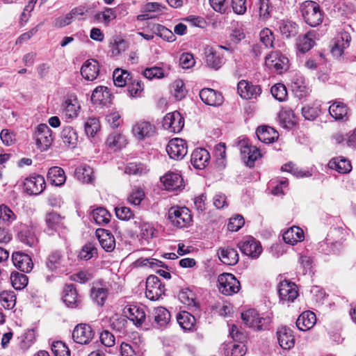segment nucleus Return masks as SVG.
Wrapping results in <instances>:
<instances>
[{
    "label": "nucleus",
    "mask_w": 356,
    "mask_h": 356,
    "mask_svg": "<svg viewBox=\"0 0 356 356\" xmlns=\"http://www.w3.org/2000/svg\"><path fill=\"white\" fill-rule=\"evenodd\" d=\"M305 22L311 26H316L323 22V14L319 6L314 1L304 2L300 8Z\"/></svg>",
    "instance_id": "obj_1"
},
{
    "label": "nucleus",
    "mask_w": 356,
    "mask_h": 356,
    "mask_svg": "<svg viewBox=\"0 0 356 356\" xmlns=\"http://www.w3.org/2000/svg\"><path fill=\"white\" fill-rule=\"evenodd\" d=\"M168 218L178 228L187 227L192 221L191 212L186 207H171L168 211Z\"/></svg>",
    "instance_id": "obj_2"
},
{
    "label": "nucleus",
    "mask_w": 356,
    "mask_h": 356,
    "mask_svg": "<svg viewBox=\"0 0 356 356\" xmlns=\"http://www.w3.org/2000/svg\"><path fill=\"white\" fill-rule=\"evenodd\" d=\"M220 291L226 296L236 293L241 289L239 281L231 273H222L218 277Z\"/></svg>",
    "instance_id": "obj_3"
},
{
    "label": "nucleus",
    "mask_w": 356,
    "mask_h": 356,
    "mask_svg": "<svg viewBox=\"0 0 356 356\" xmlns=\"http://www.w3.org/2000/svg\"><path fill=\"white\" fill-rule=\"evenodd\" d=\"M238 147L240 149L242 159L249 167H253L255 161L261 156L259 149L255 146L250 145L247 139L244 138L239 140Z\"/></svg>",
    "instance_id": "obj_4"
},
{
    "label": "nucleus",
    "mask_w": 356,
    "mask_h": 356,
    "mask_svg": "<svg viewBox=\"0 0 356 356\" xmlns=\"http://www.w3.org/2000/svg\"><path fill=\"white\" fill-rule=\"evenodd\" d=\"M166 152L170 159L177 161L181 160L188 152L187 143L181 138H172L166 146Z\"/></svg>",
    "instance_id": "obj_5"
},
{
    "label": "nucleus",
    "mask_w": 356,
    "mask_h": 356,
    "mask_svg": "<svg viewBox=\"0 0 356 356\" xmlns=\"http://www.w3.org/2000/svg\"><path fill=\"white\" fill-rule=\"evenodd\" d=\"M35 138L38 147L41 151H46L50 147L54 140L52 131L47 124H40L37 127Z\"/></svg>",
    "instance_id": "obj_6"
},
{
    "label": "nucleus",
    "mask_w": 356,
    "mask_h": 356,
    "mask_svg": "<svg viewBox=\"0 0 356 356\" xmlns=\"http://www.w3.org/2000/svg\"><path fill=\"white\" fill-rule=\"evenodd\" d=\"M44 222V231L49 235H53L56 232L60 234V232L66 228L64 222V217L55 211L47 213L45 215Z\"/></svg>",
    "instance_id": "obj_7"
},
{
    "label": "nucleus",
    "mask_w": 356,
    "mask_h": 356,
    "mask_svg": "<svg viewBox=\"0 0 356 356\" xmlns=\"http://www.w3.org/2000/svg\"><path fill=\"white\" fill-rule=\"evenodd\" d=\"M165 288L156 275H149L146 280V297L150 300H156L164 294Z\"/></svg>",
    "instance_id": "obj_8"
},
{
    "label": "nucleus",
    "mask_w": 356,
    "mask_h": 356,
    "mask_svg": "<svg viewBox=\"0 0 356 356\" xmlns=\"http://www.w3.org/2000/svg\"><path fill=\"white\" fill-rule=\"evenodd\" d=\"M289 60L278 51H273L268 54L265 59L266 65L277 73H282L288 68Z\"/></svg>",
    "instance_id": "obj_9"
},
{
    "label": "nucleus",
    "mask_w": 356,
    "mask_h": 356,
    "mask_svg": "<svg viewBox=\"0 0 356 356\" xmlns=\"http://www.w3.org/2000/svg\"><path fill=\"white\" fill-rule=\"evenodd\" d=\"M184 126V118L178 111L168 113L163 120V127L170 132L179 133Z\"/></svg>",
    "instance_id": "obj_10"
},
{
    "label": "nucleus",
    "mask_w": 356,
    "mask_h": 356,
    "mask_svg": "<svg viewBox=\"0 0 356 356\" xmlns=\"http://www.w3.org/2000/svg\"><path fill=\"white\" fill-rule=\"evenodd\" d=\"M123 314L137 327L141 326L146 320V314L143 306L127 305L123 309Z\"/></svg>",
    "instance_id": "obj_11"
},
{
    "label": "nucleus",
    "mask_w": 356,
    "mask_h": 356,
    "mask_svg": "<svg viewBox=\"0 0 356 356\" xmlns=\"http://www.w3.org/2000/svg\"><path fill=\"white\" fill-rule=\"evenodd\" d=\"M45 186L44 178L40 175L30 176L24 181V189L29 195H40L43 192Z\"/></svg>",
    "instance_id": "obj_12"
},
{
    "label": "nucleus",
    "mask_w": 356,
    "mask_h": 356,
    "mask_svg": "<svg viewBox=\"0 0 356 356\" xmlns=\"http://www.w3.org/2000/svg\"><path fill=\"white\" fill-rule=\"evenodd\" d=\"M278 292L283 303L292 302L298 296L297 286L287 280L280 282Z\"/></svg>",
    "instance_id": "obj_13"
},
{
    "label": "nucleus",
    "mask_w": 356,
    "mask_h": 356,
    "mask_svg": "<svg viewBox=\"0 0 356 356\" xmlns=\"http://www.w3.org/2000/svg\"><path fill=\"white\" fill-rule=\"evenodd\" d=\"M237 90L239 95L245 99H256L261 92L259 86L254 85L245 80H241L238 82Z\"/></svg>",
    "instance_id": "obj_14"
},
{
    "label": "nucleus",
    "mask_w": 356,
    "mask_h": 356,
    "mask_svg": "<svg viewBox=\"0 0 356 356\" xmlns=\"http://www.w3.org/2000/svg\"><path fill=\"white\" fill-rule=\"evenodd\" d=\"M241 251L245 255L256 259L262 252L260 243L252 237H249L238 245Z\"/></svg>",
    "instance_id": "obj_15"
},
{
    "label": "nucleus",
    "mask_w": 356,
    "mask_h": 356,
    "mask_svg": "<svg viewBox=\"0 0 356 356\" xmlns=\"http://www.w3.org/2000/svg\"><path fill=\"white\" fill-rule=\"evenodd\" d=\"M94 337L91 327L86 324H79L75 327L72 332V338L76 343L87 344Z\"/></svg>",
    "instance_id": "obj_16"
},
{
    "label": "nucleus",
    "mask_w": 356,
    "mask_h": 356,
    "mask_svg": "<svg viewBox=\"0 0 356 356\" xmlns=\"http://www.w3.org/2000/svg\"><path fill=\"white\" fill-rule=\"evenodd\" d=\"M199 95L202 101L209 106H219L224 102L222 94L211 88H205L202 89L200 91Z\"/></svg>",
    "instance_id": "obj_17"
},
{
    "label": "nucleus",
    "mask_w": 356,
    "mask_h": 356,
    "mask_svg": "<svg viewBox=\"0 0 356 356\" xmlns=\"http://www.w3.org/2000/svg\"><path fill=\"white\" fill-rule=\"evenodd\" d=\"M80 108L81 106L75 95L68 96L62 104L63 113L66 119L76 118L79 115Z\"/></svg>",
    "instance_id": "obj_18"
},
{
    "label": "nucleus",
    "mask_w": 356,
    "mask_h": 356,
    "mask_svg": "<svg viewBox=\"0 0 356 356\" xmlns=\"http://www.w3.org/2000/svg\"><path fill=\"white\" fill-rule=\"evenodd\" d=\"M12 259L15 266L20 271L27 273L32 270L33 263L31 257L27 254L21 252H14Z\"/></svg>",
    "instance_id": "obj_19"
},
{
    "label": "nucleus",
    "mask_w": 356,
    "mask_h": 356,
    "mask_svg": "<svg viewBox=\"0 0 356 356\" xmlns=\"http://www.w3.org/2000/svg\"><path fill=\"white\" fill-rule=\"evenodd\" d=\"M132 132L138 140H144L154 134L155 127L149 122L138 121L133 126Z\"/></svg>",
    "instance_id": "obj_20"
},
{
    "label": "nucleus",
    "mask_w": 356,
    "mask_h": 356,
    "mask_svg": "<svg viewBox=\"0 0 356 356\" xmlns=\"http://www.w3.org/2000/svg\"><path fill=\"white\" fill-rule=\"evenodd\" d=\"M277 338L280 347L284 350H289L294 346L295 338L292 330L285 326L279 327Z\"/></svg>",
    "instance_id": "obj_21"
},
{
    "label": "nucleus",
    "mask_w": 356,
    "mask_h": 356,
    "mask_svg": "<svg viewBox=\"0 0 356 356\" xmlns=\"http://www.w3.org/2000/svg\"><path fill=\"white\" fill-rule=\"evenodd\" d=\"M161 181L168 191H177L184 187L183 178L178 173L168 172L161 178Z\"/></svg>",
    "instance_id": "obj_22"
},
{
    "label": "nucleus",
    "mask_w": 356,
    "mask_h": 356,
    "mask_svg": "<svg viewBox=\"0 0 356 356\" xmlns=\"http://www.w3.org/2000/svg\"><path fill=\"white\" fill-rule=\"evenodd\" d=\"M210 160V154L209 152L204 148L195 149L192 154L191 162L193 167L196 169H204L209 164Z\"/></svg>",
    "instance_id": "obj_23"
},
{
    "label": "nucleus",
    "mask_w": 356,
    "mask_h": 356,
    "mask_svg": "<svg viewBox=\"0 0 356 356\" xmlns=\"http://www.w3.org/2000/svg\"><path fill=\"white\" fill-rule=\"evenodd\" d=\"M350 36L347 32L341 33L335 38L334 44L331 49V53L334 56L339 57L343 50L349 47Z\"/></svg>",
    "instance_id": "obj_24"
},
{
    "label": "nucleus",
    "mask_w": 356,
    "mask_h": 356,
    "mask_svg": "<svg viewBox=\"0 0 356 356\" xmlns=\"http://www.w3.org/2000/svg\"><path fill=\"white\" fill-rule=\"evenodd\" d=\"M99 72L98 62L95 59L87 60L81 67V74L88 81H93L97 79Z\"/></svg>",
    "instance_id": "obj_25"
},
{
    "label": "nucleus",
    "mask_w": 356,
    "mask_h": 356,
    "mask_svg": "<svg viewBox=\"0 0 356 356\" xmlns=\"http://www.w3.org/2000/svg\"><path fill=\"white\" fill-rule=\"evenodd\" d=\"M63 300L70 308H76L81 303L76 289L72 284H67L63 290Z\"/></svg>",
    "instance_id": "obj_26"
},
{
    "label": "nucleus",
    "mask_w": 356,
    "mask_h": 356,
    "mask_svg": "<svg viewBox=\"0 0 356 356\" xmlns=\"http://www.w3.org/2000/svg\"><path fill=\"white\" fill-rule=\"evenodd\" d=\"M95 233L102 248L106 252H112L115 247L114 236L105 229H97Z\"/></svg>",
    "instance_id": "obj_27"
},
{
    "label": "nucleus",
    "mask_w": 356,
    "mask_h": 356,
    "mask_svg": "<svg viewBox=\"0 0 356 356\" xmlns=\"http://www.w3.org/2000/svg\"><path fill=\"white\" fill-rule=\"evenodd\" d=\"M204 55L207 65L209 67L218 70L222 66V58L214 47L209 45L206 46L204 47Z\"/></svg>",
    "instance_id": "obj_28"
},
{
    "label": "nucleus",
    "mask_w": 356,
    "mask_h": 356,
    "mask_svg": "<svg viewBox=\"0 0 356 356\" xmlns=\"http://www.w3.org/2000/svg\"><path fill=\"white\" fill-rule=\"evenodd\" d=\"M291 89L295 96L302 99L310 92L309 86L306 84L304 77L296 75L292 80Z\"/></svg>",
    "instance_id": "obj_29"
},
{
    "label": "nucleus",
    "mask_w": 356,
    "mask_h": 356,
    "mask_svg": "<svg viewBox=\"0 0 356 356\" xmlns=\"http://www.w3.org/2000/svg\"><path fill=\"white\" fill-rule=\"evenodd\" d=\"M219 259L225 265L233 266L238 261V254L237 251L232 248H221L218 250Z\"/></svg>",
    "instance_id": "obj_30"
},
{
    "label": "nucleus",
    "mask_w": 356,
    "mask_h": 356,
    "mask_svg": "<svg viewBox=\"0 0 356 356\" xmlns=\"http://www.w3.org/2000/svg\"><path fill=\"white\" fill-rule=\"evenodd\" d=\"M316 317L314 312L306 311L302 312L296 321L297 327L302 331H307L314 327Z\"/></svg>",
    "instance_id": "obj_31"
},
{
    "label": "nucleus",
    "mask_w": 356,
    "mask_h": 356,
    "mask_svg": "<svg viewBox=\"0 0 356 356\" xmlns=\"http://www.w3.org/2000/svg\"><path fill=\"white\" fill-rule=\"evenodd\" d=\"M258 139L264 143H271L278 138L279 134L273 128L268 126H261L256 131Z\"/></svg>",
    "instance_id": "obj_32"
},
{
    "label": "nucleus",
    "mask_w": 356,
    "mask_h": 356,
    "mask_svg": "<svg viewBox=\"0 0 356 356\" xmlns=\"http://www.w3.org/2000/svg\"><path fill=\"white\" fill-rule=\"evenodd\" d=\"M112 95L106 86H98L92 92L91 101L95 104L106 105L111 100Z\"/></svg>",
    "instance_id": "obj_33"
},
{
    "label": "nucleus",
    "mask_w": 356,
    "mask_h": 356,
    "mask_svg": "<svg viewBox=\"0 0 356 356\" xmlns=\"http://www.w3.org/2000/svg\"><path fill=\"white\" fill-rule=\"evenodd\" d=\"M329 113L336 120L346 121L348 119V108L341 102H333L329 107Z\"/></svg>",
    "instance_id": "obj_34"
},
{
    "label": "nucleus",
    "mask_w": 356,
    "mask_h": 356,
    "mask_svg": "<svg viewBox=\"0 0 356 356\" xmlns=\"http://www.w3.org/2000/svg\"><path fill=\"white\" fill-rule=\"evenodd\" d=\"M108 289L106 284L96 283L91 289V297L99 305H104L108 297Z\"/></svg>",
    "instance_id": "obj_35"
},
{
    "label": "nucleus",
    "mask_w": 356,
    "mask_h": 356,
    "mask_svg": "<svg viewBox=\"0 0 356 356\" xmlns=\"http://www.w3.org/2000/svg\"><path fill=\"white\" fill-rule=\"evenodd\" d=\"M47 179L52 185L61 186L66 181L65 171L58 166L51 167L48 171Z\"/></svg>",
    "instance_id": "obj_36"
},
{
    "label": "nucleus",
    "mask_w": 356,
    "mask_h": 356,
    "mask_svg": "<svg viewBox=\"0 0 356 356\" xmlns=\"http://www.w3.org/2000/svg\"><path fill=\"white\" fill-rule=\"evenodd\" d=\"M74 176L83 184H92L95 180L93 169L86 165L76 168Z\"/></svg>",
    "instance_id": "obj_37"
},
{
    "label": "nucleus",
    "mask_w": 356,
    "mask_h": 356,
    "mask_svg": "<svg viewBox=\"0 0 356 356\" xmlns=\"http://www.w3.org/2000/svg\"><path fill=\"white\" fill-rule=\"evenodd\" d=\"M304 239V233L298 227H292L283 234V240L285 243L294 245Z\"/></svg>",
    "instance_id": "obj_38"
},
{
    "label": "nucleus",
    "mask_w": 356,
    "mask_h": 356,
    "mask_svg": "<svg viewBox=\"0 0 356 356\" xmlns=\"http://www.w3.org/2000/svg\"><path fill=\"white\" fill-rule=\"evenodd\" d=\"M315 44V32L309 31L302 36H300L297 42L298 49L305 53L309 51Z\"/></svg>",
    "instance_id": "obj_39"
},
{
    "label": "nucleus",
    "mask_w": 356,
    "mask_h": 356,
    "mask_svg": "<svg viewBox=\"0 0 356 356\" xmlns=\"http://www.w3.org/2000/svg\"><path fill=\"white\" fill-rule=\"evenodd\" d=\"M152 315L156 323V325H154L155 327H163L167 325L170 321V312L164 307H159L155 308Z\"/></svg>",
    "instance_id": "obj_40"
},
{
    "label": "nucleus",
    "mask_w": 356,
    "mask_h": 356,
    "mask_svg": "<svg viewBox=\"0 0 356 356\" xmlns=\"http://www.w3.org/2000/svg\"><path fill=\"white\" fill-rule=\"evenodd\" d=\"M63 142L70 148H74L78 142V135L72 127H65L61 131Z\"/></svg>",
    "instance_id": "obj_41"
},
{
    "label": "nucleus",
    "mask_w": 356,
    "mask_h": 356,
    "mask_svg": "<svg viewBox=\"0 0 356 356\" xmlns=\"http://www.w3.org/2000/svg\"><path fill=\"white\" fill-rule=\"evenodd\" d=\"M328 167L343 174L349 172L352 168L350 162L341 157L334 158L330 160L328 163Z\"/></svg>",
    "instance_id": "obj_42"
},
{
    "label": "nucleus",
    "mask_w": 356,
    "mask_h": 356,
    "mask_svg": "<svg viewBox=\"0 0 356 356\" xmlns=\"http://www.w3.org/2000/svg\"><path fill=\"white\" fill-rule=\"evenodd\" d=\"M177 320L180 327L185 330H192L195 326V317L187 312H181L177 315Z\"/></svg>",
    "instance_id": "obj_43"
},
{
    "label": "nucleus",
    "mask_w": 356,
    "mask_h": 356,
    "mask_svg": "<svg viewBox=\"0 0 356 356\" xmlns=\"http://www.w3.org/2000/svg\"><path fill=\"white\" fill-rule=\"evenodd\" d=\"M113 83L117 87H124L131 80L130 74L124 70L117 68L113 73Z\"/></svg>",
    "instance_id": "obj_44"
},
{
    "label": "nucleus",
    "mask_w": 356,
    "mask_h": 356,
    "mask_svg": "<svg viewBox=\"0 0 356 356\" xmlns=\"http://www.w3.org/2000/svg\"><path fill=\"white\" fill-rule=\"evenodd\" d=\"M279 29L281 34L286 38L293 37L298 33V25L291 21L280 22Z\"/></svg>",
    "instance_id": "obj_45"
},
{
    "label": "nucleus",
    "mask_w": 356,
    "mask_h": 356,
    "mask_svg": "<svg viewBox=\"0 0 356 356\" xmlns=\"http://www.w3.org/2000/svg\"><path fill=\"white\" fill-rule=\"evenodd\" d=\"M92 217L97 225H105L110 222L111 216L106 209L99 207L92 211Z\"/></svg>",
    "instance_id": "obj_46"
},
{
    "label": "nucleus",
    "mask_w": 356,
    "mask_h": 356,
    "mask_svg": "<svg viewBox=\"0 0 356 356\" xmlns=\"http://www.w3.org/2000/svg\"><path fill=\"white\" fill-rule=\"evenodd\" d=\"M171 92L177 100H181L186 94L185 84L181 79H177L171 84Z\"/></svg>",
    "instance_id": "obj_47"
},
{
    "label": "nucleus",
    "mask_w": 356,
    "mask_h": 356,
    "mask_svg": "<svg viewBox=\"0 0 356 356\" xmlns=\"http://www.w3.org/2000/svg\"><path fill=\"white\" fill-rule=\"evenodd\" d=\"M0 302L6 309H13L16 303V297L13 291H4L0 293Z\"/></svg>",
    "instance_id": "obj_48"
},
{
    "label": "nucleus",
    "mask_w": 356,
    "mask_h": 356,
    "mask_svg": "<svg viewBox=\"0 0 356 356\" xmlns=\"http://www.w3.org/2000/svg\"><path fill=\"white\" fill-rule=\"evenodd\" d=\"M143 76L147 79L152 80L154 79H163L167 76L165 70L157 66L147 67L143 72Z\"/></svg>",
    "instance_id": "obj_49"
},
{
    "label": "nucleus",
    "mask_w": 356,
    "mask_h": 356,
    "mask_svg": "<svg viewBox=\"0 0 356 356\" xmlns=\"http://www.w3.org/2000/svg\"><path fill=\"white\" fill-rule=\"evenodd\" d=\"M13 286L17 290L24 289L28 284V277L21 273H13L10 276Z\"/></svg>",
    "instance_id": "obj_50"
},
{
    "label": "nucleus",
    "mask_w": 356,
    "mask_h": 356,
    "mask_svg": "<svg viewBox=\"0 0 356 356\" xmlns=\"http://www.w3.org/2000/svg\"><path fill=\"white\" fill-rule=\"evenodd\" d=\"M270 92L279 102H284L287 97L286 88L282 83H277L273 86L270 89Z\"/></svg>",
    "instance_id": "obj_51"
},
{
    "label": "nucleus",
    "mask_w": 356,
    "mask_h": 356,
    "mask_svg": "<svg viewBox=\"0 0 356 356\" xmlns=\"http://www.w3.org/2000/svg\"><path fill=\"white\" fill-rule=\"evenodd\" d=\"M260 42L266 48L273 47L274 35L268 28L262 29L259 33Z\"/></svg>",
    "instance_id": "obj_52"
},
{
    "label": "nucleus",
    "mask_w": 356,
    "mask_h": 356,
    "mask_svg": "<svg viewBox=\"0 0 356 356\" xmlns=\"http://www.w3.org/2000/svg\"><path fill=\"white\" fill-rule=\"evenodd\" d=\"M85 131L89 136L94 137L100 129L98 119L90 118L85 122Z\"/></svg>",
    "instance_id": "obj_53"
},
{
    "label": "nucleus",
    "mask_w": 356,
    "mask_h": 356,
    "mask_svg": "<svg viewBox=\"0 0 356 356\" xmlns=\"http://www.w3.org/2000/svg\"><path fill=\"white\" fill-rule=\"evenodd\" d=\"M146 172V166L141 163H130L125 168V172L129 175H141Z\"/></svg>",
    "instance_id": "obj_54"
},
{
    "label": "nucleus",
    "mask_w": 356,
    "mask_h": 356,
    "mask_svg": "<svg viewBox=\"0 0 356 356\" xmlns=\"http://www.w3.org/2000/svg\"><path fill=\"white\" fill-rule=\"evenodd\" d=\"M51 351L55 356H70V351L68 347L60 341H57L52 343Z\"/></svg>",
    "instance_id": "obj_55"
},
{
    "label": "nucleus",
    "mask_w": 356,
    "mask_h": 356,
    "mask_svg": "<svg viewBox=\"0 0 356 356\" xmlns=\"http://www.w3.org/2000/svg\"><path fill=\"white\" fill-rule=\"evenodd\" d=\"M19 238L22 243L30 247L33 246L37 243L35 234L29 229L21 231L19 234Z\"/></svg>",
    "instance_id": "obj_56"
},
{
    "label": "nucleus",
    "mask_w": 356,
    "mask_h": 356,
    "mask_svg": "<svg viewBox=\"0 0 356 356\" xmlns=\"http://www.w3.org/2000/svg\"><path fill=\"white\" fill-rule=\"evenodd\" d=\"M16 216L13 211L6 205H0V220L8 224L14 221Z\"/></svg>",
    "instance_id": "obj_57"
},
{
    "label": "nucleus",
    "mask_w": 356,
    "mask_h": 356,
    "mask_svg": "<svg viewBox=\"0 0 356 356\" xmlns=\"http://www.w3.org/2000/svg\"><path fill=\"white\" fill-rule=\"evenodd\" d=\"M127 86L128 93L131 97H139L143 90L142 83L139 80H131Z\"/></svg>",
    "instance_id": "obj_58"
},
{
    "label": "nucleus",
    "mask_w": 356,
    "mask_h": 356,
    "mask_svg": "<svg viewBox=\"0 0 356 356\" xmlns=\"http://www.w3.org/2000/svg\"><path fill=\"white\" fill-rule=\"evenodd\" d=\"M258 312L254 309H249L241 314V318L243 323L250 327H254V325L257 318Z\"/></svg>",
    "instance_id": "obj_59"
},
{
    "label": "nucleus",
    "mask_w": 356,
    "mask_h": 356,
    "mask_svg": "<svg viewBox=\"0 0 356 356\" xmlns=\"http://www.w3.org/2000/svg\"><path fill=\"white\" fill-rule=\"evenodd\" d=\"M246 352V348L243 341L234 343L229 350H227L226 356H243Z\"/></svg>",
    "instance_id": "obj_60"
},
{
    "label": "nucleus",
    "mask_w": 356,
    "mask_h": 356,
    "mask_svg": "<svg viewBox=\"0 0 356 356\" xmlns=\"http://www.w3.org/2000/svg\"><path fill=\"white\" fill-rule=\"evenodd\" d=\"M95 254H97V249L92 243L86 244L79 252V257L81 259L89 260Z\"/></svg>",
    "instance_id": "obj_61"
},
{
    "label": "nucleus",
    "mask_w": 356,
    "mask_h": 356,
    "mask_svg": "<svg viewBox=\"0 0 356 356\" xmlns=\"http://www.w3.org/2000/svg\"><path fill=\"white\" fill-rule=\"evenodd\" d=\"M145 197V193L141 188L134 189L127 197L128 202L135 206L139 205Z\"/></svg>",
    "instance_id": "obj_62"
},
{
    "label": "nucleus",
    "mask_w": 356,
    "mask_h": 356,
    "mask_svg": "<svg viewBox=\"0 0 356 356\" xmlns=\"http://www.w3.org/2000/svg\"><path fill=\"white\" fill-rule=\"evenodd\" d=\"M244 219L242 216L236 215L229 219L227 224V229L231 232H237L244 225Z\"/></svg>",
    "instance_id": "obj_63"
},
{
    "label": "nucleus",
    "mask_w": 356,
    "mask_h": 356,
    "mask_svg": "<svg viewBox=\"0 0 356 356\" xmlns=\"http://www.w3.org/2000/svg\"><path fill=\"white\" fill-rule=\"evenodd\" d=\"M61 257V254L58 251H55L51 253L47 261V268L51 270H55L60 264Z\"/></svg>",
    "instance_id": "obj_64"
}]
</instances>
